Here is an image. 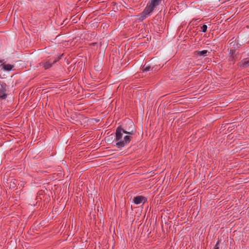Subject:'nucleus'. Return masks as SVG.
Listing matches in <instances>:
<instances>
[{"mask_svg":"<svg viewBox=\"0 0 249 249\" xmlns=\"http://www.w3.org/2000/svg\"><path fill=\"white\" fill-rule=\"evenodd\" d=\"M147 201V198L142 196H138L134 197L133 202L135 204H140L142 203H144Z\"/></svg>","mask_w":249,"mask_h":249,"instance_id":"423d86ee","label":"nucleus"},{"mask_svg":"<svg viewBox=\"0 0 249 249\" xmlns=\"http://www.w3.org/2000/svg\"><path fill=\"white\" fill-rule=\"evenodd\" d=\"M219 244L220 242L219 241H218L216 244L215 245L213 249H219Z\"/></svg>","mask_w":249,"mask_h":249,"instance_id":"4468645a","label":"nucleus"},{"mask_svg":"<svg viewBox=\"0 0 249 249\" xmlns=\"http://www.w3.org/2000/svg\"><path fill=\"white\" fill-rule=\"evenodd\" d=\"M155 8L149 3L147 4L143 12L141 14V18L142 20L149 16L154 10Z\"/></svg>","mask_w":249,"mask_h":249,"instance_id":"20e7f679","label":"nucleus"},{"mask_svg":"<svg viewBox=\"0 0 249 249\" xmlns=\"http://www.w3.org/2000/svg\"><path fill=\"white\" fill-rule=\"evenodd\" d=\"M161 1V0H151V1L149 4L155 8L156 6L159 5Z\"/></svg>","mask_w":249,"mask_h":249,"instance_id":"9d476101","label":"nucleus"},{"mask_svg":"<svg viewBox=\"0 0 249 249\" xmlns=\"http://www.w3.org/2000/svg\"><path fill=\"white\" fill-rule=\"evenodd\" d=\"M125 124L122 126V129L124 130V134H127L132 136L136 133V128L133 122L130 120H126Z\"/></svg>","mask_w":249,"mask_h":249,"instance_id":"f03ea898","label":"nucleus"},{"mask_svg":"<svg viewBox=\"0 0 249 249\" xmlns=\"http://www.w3.org/2000/svg\"><path fill=\"white\" fill-rule=\"evenodd\" d=\"M153 69V67H151L149 65H146V64H145L142 67L143 72L152 71Z\"/></svg>","mask_w":249,"mask_h":249,"instance_id":"1a4fd4ad","label":"nucleus"},{"mask_svg":"<svg viewBox=\"0 0 249 249\" xmlns=\"http://www.w3.org/2000/svg\"><path fill=\"white\" fill-rule=\"evenodd\" d=\"M13 65H12L11 64H3V68L6 71H11L12 68H13Z\"/></svg>","mask_w":249,"mask_h":249,"instance_id":"9b49d317","label":"nucleus"},{"mask_svg":"<svg viewBox=\"0 0 249 249\" xmlns=\"http://www.w3.org/2000/svg\"><path fill=\"white\" fill-rule=\"evenodd\" d=\"M229 60L230 61H231V62H234L235 61V59H234V55L232 54H231V55H230L229 56Z\"/></svg>","mask_w":249,"mask_h":249,"instance_id":"ddd939ff","label":"nucleus"},{"mask_svg":"<svg viewBox=\"0 0 249 249\" xmlns=\"http://www.w3.org/2000/svg\"><path fill=\"white\" fill-rule=\"evenodd\" d=\"M60 59V57L54 58H50L47 60L42 61L39 63V66L44 70H48Z\"/></svg>","mask_w":249,"mask_h":249,"instance_id":"7ed1b4c3","label":"nucleus"},{"mask_svg":"<svg viewBox=\"0 0 249 249\" xmlns=\"http://www.w3.org/2000/svg\"><path fill=\"white\" fill-rule=\"evenodd\" d=\"M240 67L246 68L249 67V59L247 58L240 63Z\"/></svg>","mask_w":249,"mask_h":249,"instance_id":"6e6552de","label":"nucleus"},{"mask_svg":"<svg viewBox=\"0 0 249 249\" xmlns=\"http://www.w3.org/2000/svg\"><path fill=\"white\" fill-rule=\"evenodd\" d=\"M6 84L0 83V100H5L7 96L6 93Z\"/></svg>","mask_w":249,"mask_h":249,"instance_id":"39448f33","label":"nucleus"},{"mask_svg":"<svg viewBox=\"0 0 249 249\" xmlns=\"http://www.w3.org/2000/svg\"><path fill=\"white\" fill-rule=\"evenodd\" d=\"M233 53V54L234 55V50H230V54L231 55V54H232Z\"/></svg>","mask_w":249,"mask_h":249,"instance_id":"2eb2a0df","label":"nucleus"},{"mask_svg":"<svg viewBox=\"0 0 249 249\" xmlns=\"http://www.w3.org/2000/svg\"><path fill=\"white\" fill-rule=\"evenodd\" d=\"M123 132L124 130L122 129V125L116 128L113 142H115V146L120 149L128 144L133 139L132 136L124 134Z\"/></svg>","mask_w":249,"mask_h":249,"instance_id":"f257e3e1","label":"nucleus"},{"mask_svg":"<svg viewBox=\"0 0 249 249\" xmlns=\"http://www.w3.org/2000/svg\"><path fill=\"white\" fill-rule=\"evenodd\" d=\"M208 51L203 50L201 51H196L194 52L195 55L197 56H205L207 55Z\"/></svg>","mask_w":249,"mask_h":249,"instance_id":"0eeeda50","label":"nucleus"},{"mask_svg":"<svg viewBox=\"0 0 249 249\" xmlns=\"http://www.w3.org/2000/svg\"><path fill=\"white\" fill-rule=\"evenodd\" d=\"M201 31L203 32V33H205L207 31V26L205 24L204 25H203L201 27Z\"/></svg>","mask_w":249,"mask_h":249,"instance_id":"f8f14e48","label":"nucleus"}]
</instances>
